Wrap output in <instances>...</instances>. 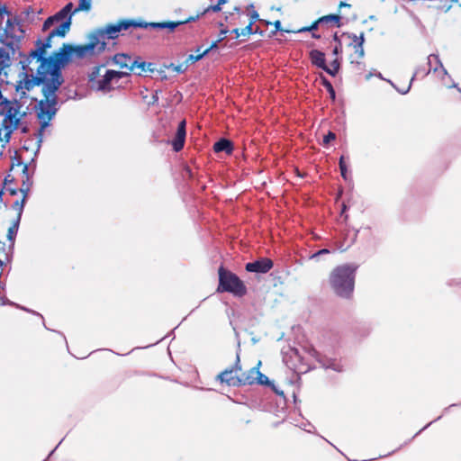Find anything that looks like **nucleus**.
<instances>
[{
    "instance_id": "obj_48",
    "label": "nucleus",
    "mask_w": 461,
    "mask_h": 461,
    "mask_svg": "<svg viewBox=\"0 0 461 461\" xmlns=\"http://www.w3.org/2000/svg\"><path fill=\"white\" fill-rule=\"evenodd\" d=\"M111 88H104V87H102V88H97V90H102V91H105V90H110Z\"/></svg>"
},
{
    "instance_id": "obj_12",
    "label": "nucleus",
    "mask_w": 461,
    "mask_h": 461,
    "mask_svg": "<svg viewBox=\"0 0 461 461\" xmlns=\"http://www.w3.org/2000/svg\"><path fill=\"white\" fill-rule=\"evenodd\" d=\"M438 68H443V66L437 55L431 54L427 58V62L423 67L418 68L410 82L409 86H411L412 81L418 77H423L428 75L432 69L434 72L438 70Z\"/></svg>"
},
{
    "instance_id": "obj_42",
    "label": "nucleus",
    "mask_w": 461,
    "mask_h": 461,
    "mask_svg": "<svg viewBox=\"0 0 461 461\" xmlns=\"http://www.w3.org/2000/svg\"><path fill=\"white\" fill-rule=\"evenodd\" d=\"M399 90V93L402 95H405L409 92L410 88H397Z\"/></svg>"
},
{
    "instance_id": "obj_44",
    "label": "nucleus",
    "mask_w": 461,
    "mask_h": 461,
    "mask_svg": "<svg viewBox=\"0 0 461 461\" xmlns=\"http://www.w3.org/2000/svg\"><path fill=\"white\" fill-rule=\"evenodd\" d=\"M275 27L276 30H280V27H281V22L280 21H276L275 22Z\"/></svg>"
},
{
    "instance_id": "obj_50",
    "label": "nucleus",
    "mask_w": 461,
    "mask_h": 461,
    "mask_svg": "<svg viewBox=\"0 0 461 461\" xmlns=\"http://www.w3.org/2000/svg\"><path fill=\"white\" fill-rule=\"evenodd\" d=\"M325 86H328V87H330L332 86L331 84L328 83V82H325Z\"/></svg>"
},
{
    "instance_id": "obj_20",
    "label": "nucleus",
    "mask_w": 461,
    "mask_h": 461,
    "mask_svg": "<svg viewBox=\"0 0 461 461\" xmlns=\"http://www.w3.org/2000/svg\"><path fill=\"white\" fill-rule=\"evenodd\" d=\"M134 68H131V71H133L136 75L140 76L147 71L153 72L152 63H146L144 61H140V59H134Z\"/></svg>"
},
{
    "instance_id": "obj_17",
    "label": "nucleus",
    "mask_w": 461,
    "mask_h": 461,
    "mask_svg": "<svg viewBox=\"0 0 461 461\" xmlns=\"http://www.w3.org/2000/svg\"><path fill=\"white\" fill-rule=\"evenodd\" d=\"M261 366V362L259 361L256 366L251 367L246 372V377L243 380H240V385H251L256 383L257 375H258V369Z\"/></svg>"
},
{
    "instance_id": "obj_55",
    "label": "nucleus",
    "mask_w": 461,
    "mask_h": 461,
    "mask_svg": "<svg viewBox=\"0 0 461 461\" xmlns=\"http://www.w3.org/2000/svg\"><path fill=\"white\" fill-rule=\"evenodd\" d=\"M45 461H47V460H45Z\"/></svg>"
},
{
    "instance_id": "obj_45",
    "label": "nucleus",
    "mask_w": 461,
    "mask_h": 461,
    "mask_svg": "<svg viewBox=\"0 0 461 461\" xmlns=\"http://www.w3.org/2000/svg\"><path fill=\"white\" fill-rule=\"evenodd\" d=\"M339 7H350V5L344 3V2H340Z\"/></svg>"
},
{
    "instance_id": "obj_4",
    "label": "nucleus",
    "mask_w": 461,
    "mask_h": 461,
    "mask_svg": "<svg viewBox=\"0 0 461 461\" xmlns=\"http://www.w3.org/2000/svg\"><path fill=\"white\" fill-rule=\"evenodd\" d=\"M357 269V266L351 264L340 265L332 269L329 283L338 296L346 299L352 297Z\"/></svg>"
},
{
    "instance_id": "obj_54",
    "label": "nucleus",
    "mask_w": 461,
    "mask_h": 461,
    "mask_svg": "<svg viewBox=\"0 0 461 461\" xmlns=\"http://www.w3.org/2000/svg\"><path fill=\"white\" fill-rule=\"evenodd\" d=\"M3 191L0 192V201L2 200Z\"/></svg>"
},
{
    "instance_id": "obj_15",
    "label": "nucleus",
    "mask_w": 461,
    "mask_h": 461,
    "mask_svg": "<svg viewBox=\"0 0 461 461\" xmlns=\"http://www.w3.org/2000/svg\"><path fill=\"white\" fill-rule=\"evenodd\" d=\"M160 91L156 88H143L140 91L142 101L148 106L154 104L158 100V93Z\"/></svg>"
},
{
    "instance_id": "obj_9",
    "label": "nucleus",
    "mask_w": 461,
    "mask_h": 461,
    "mask_svg": "<svg viewBox=\"0 0 461 461\" xmlns=\"http://www.w3.org/2000/svg\"><path fill=\"white\" fill-rule=\"evenodd\" d=\"M89 41L85 45L72 46L73 56L82 59L89 55L99 54L104 50V44L95 39L93 32L88 37Z\"/></svg>"
},
{
    "instance_id": "obj_38",
    "label": "nucleus",
    "mask_w": 461,
    "mask_h": 461,
    "mask_svg": "<svg viewBox=\"0 0 461 461\" xmlns=\"http://www.w3.org/2000/svg\"><path fill=\"white\" fill-rule=\"evenodd\" d=\"M328 92L330 94V97L331 100H335L336 94H335V88H327Z\"/></svg>"
},
{
    "instance_id": "obj_35",
    "label": "nucleus",
    "mask_w": 461,
    "mask_h": 461,
    "mask_svg": "<svg viewBox=\"0 0 461 461\" xmlns=\"http://www.w3.org/2000/svg\"><path fill=\"white\" fill-rule=\"evenodd\" d=\"M321 23L318 21H316L315 23H313L310 27H306V28H303L301 29L299 32H306V31H313V30H316L318 25L321 24Z\"/></svg>"
},
{
    "instance_id": "obj_39",
    "label": "nucleus",
    "mask_w": 461,
    "mask_h": 461,
    "mask_svg": "<svg viewBox=\"0 0 461 461\" xmlns=\"http://www.w3.org/2000/svg\"><path fill=\"white\" fill-rule=\"evenodd\" d=\"M341 51V44L340 42H339V45H337L334 50H333V53L335 55H338L339 52Z\"/></svg>"
},
{
    "instance_id": "obj_51",
    "label": "nucleus",
    "mask_w": 461,
    "mask_h": 461,
    "mask_svg": "<svg viewBox=\"0 0 461 461\" xmlns=\"http://www.w3.org/2000/svg\"><path fill=\"white\" fill-rule=\"evenodd\" d=\"M234 11L239 13L240 11V7H235Z\"/></svg>"
},
{
    "instance_id": "obj_10",
    "label": "nucleus",
    "mask_w": 461,
    "mask_h": 461,
    "mask_svg": "<svg viewBox=\"0 0 461 461\" xmlns=\"http://www.w3.org/2000/svg\"><path fill=\"white\" fill-rule=\"evenodd\" d=\"M241 371L240 357H237L234 365L226 368L217 375V380L221 384H226L228 386L240 387V380L238 378V373Z\"/></svg>"
},
{
    "instance_id": "obj_5",
    "label": "nucleus",
    "mask_w": 461,
    "mask_h": 461,
    "mask_svg": "<svg viewBox=\"0 0 461 461\" xmlns=\"http://www.w3.org/2000/svg\"><path fill=\"white\" fill-rule=\"evenodd\" d=\"M219 283L216 291L218 293H229L235 297H243L248 293L245 283L232 271L222 265L218 268Z\"/></svg>"
},
{
    "instance_id": "obj_43",
    "label": "nucleus",
    "mask_w": 461,
    "mask_h": 461,
    "mask_svg": "<svg viewBox=\"0 0 461 461\" xmlns=\"http://www.w3.org/2000/svg\"><path fill=\"white\" fill-rule=\"evenodd\" d=\"M31 13H33V9L29 6L25 11L24 14L28 16Z\"/></svg>"
},
{
    "instance_id": "obj_28",
    "label": "nucleus",
    "mask_w": 461,
    "mask_h": 461,
    "mask_svg": "<svg viewBox=\"0 0 461 461\" xmlns=\"http://www.w3.org/2000/svg\"><path fill=\"white\" fill-rule=\"evenodd\" d=\"M339 21H340V16L337 15V14L325 15L319 19V22L323 23H329V22H335L337 23L338 27L340 26Z\"/></svg>"
},
{
    "instance_id": "obj_41",
    "label": "nucleus",
    "mask_w": 461,
    "mask_h": 461,
    "mask_svg": "<svg viewBox=\"0 0 461 461\" xmlns=\"http://www.w3.org/2000/svg\"><path fill=\"white\" fill-rule=\"evenodd\" d=\"M246 377V372H242V370L238 373V378L239 380H243Z\"/></svg>"
},
{
    "instance_id": "obj_30",
    "label": "nucleus",
    "mask_w": 461,
    "mask_h": 461,
    "mask_svg": "<svg viewBox=\"0 0 461 461\" xmlns=\"http://www.w3.org/2000/svg\"><path fill=\"white\" fill-rule=\"evenodd\" d=\"M339 62L338 59H335L330 63V67L326 66V68H324V70H326L330 75H334L339 70Z\"/></svg>"
},
{
    "instance_id": "obj_21",
    "label": "nucleus",
    "mask_w": 461,
    "mask_h": 461,
    "mask_svg": "<svg viewBox=\"0 0 461 461\" xmlns=\"http://www.w3.org/2000/svg\"><path fill=\"white\" fill-rule=\"evenodd\" d=\"M310 57H311L312 62L314 65H316L319 68H321L323 69L326 68L325 55L323 52L317 50H313L311 51Z\"/></svg>"
},
{
    "instance_id": "obj_8",
    "label": "nucleus",
    "mask_w": 461,
    "mask_h": 461,
    "mask_svg": "<svg viewBox=\"0 0 461 461\" xmlns=\"http://www.w3.org/2000/svg\"><path fill=\"white\" fill-rule=\"evenodd\" d=\"M70 19H68L61 23H59L56 28L51 30L49 32L48 37L46 38L45 41L41 43V46L38 47L37 50H32L30 54V57L35 59V57L41 58V54H44L45 50L51 47V40L52 38L59 36V37H65L66 34L68 32L70 26H71Z\"/></svg>"
},
{
    "instance_id": "obj_25",
    "label": "nucleus",
    "mask_w": 461,
    "mask_h": 461,
    "mask_svg": "<svg viewBox=\"0 0 461 461\" xmlns=\"http://www.w3.org/2000/svg\"><path fill=\"white\" fill-rule=\"evenodd\" d=\"M188 61L185 60V62L180 64V65H174V64H170L169 66L167 67V69L171 71V72H174V73H183L185 72L187 68H188Z\"/></svg>"
},
{
    "instance_id": "obj_34",
    "label": "nucleus",
    "mask_w": 461,
    "mask_h": 461,
    "mask_svg": "<svg viewBox=\"0 0 461 461\" xmlns=\"http://www.w3.org/2000/svg\"><path fill=\"white\" fill-rule=\"evenodd\" d=\"M5 14L8 15V18L13 16L11 12L7 9V7L5 5H0V19H1L0 22H2V23H3V17Z\"/></svg>"
},
{
    "instance_id": "obj_19",
    "label": "nucleus",
    "mask_w": 461,
    "mask_h": 461,
    "mask_svg": "<svg viewBox=\"0 0 461 461\" xmlns=\"http://www.w3.org/2000/svg\"><path fill=\"white\" fill-rule=\"evenodd\" d=\"M195 18L194 17H190L188 20H186L185 22H177V23H175V22H167V23H148V27H152V28H158V29H169L170 31H173L175 30L178 25L180 24H184V23H186L188 22H191V21H194Z\"/></svg>"
},
{
    "instance_id": "obj_47",
    "label": "nucleus",
    "mask_w": 461,
    "mask_h": 461,
    "mask_svg": "<svg viewBox=\"0 0 461 461\" xmlns=\"http://www.w3.org/2000/svg\"><path fill=\"white\" fill-rule=\"evenodd\" d=\"M72 90H73L74 95H77V92H76V89L68 88V92H69V93H71V92H72Z\"/></svg>"
},
{
    "instance_id": "obj_2",
    "label": "nucleus",
    "mask_w": 461,
    "mask_h": 461,
    "mask_svg": "<svg viewBox=\"0 0 461 461\" xmlns=\"http://www.w3.org/2000/svg\"><path fill=\"white\" fill-rule=\"evenodd\" d=\"M24 37L25 31L17 15L9 17L5 26L0 22V86L3 84H10L5 80L7 77L5 68L12 65V57L17 52L21 55V44Z\"/></svg>"
},
{
    "instance_id": "obj_7",
    "label": "nucleus",
    "mask_w": 461,
    "mask_h": 461,
    "mask_svg": "<svg viewBox=\"0 0 461 461\" xmlns=\"http://www.w3.org/2000/svg\"><path fill=\"white\" fill-rule=\"evenodd\" d=\"M104 69V66L95 67L88 75L90 82H96L97 86H107L112 82H117L118 79L128 76L127 72H119L115 70L106 69L104 74L101 75V71Z\"/></svg>"
},
{
    "instance_id": "obj_40",
    "label": "nucleus",
    "mask_w": 461,
    "mask_h": 461,
    "mask_svg": "<svg viewBox=\"0 0 461 461\" xmlns=\"http://www.w3.org/2000/svg\"><path fill=\"white\" fill-rule=\"evenodd\" d=\"M231 33H234V34H235V38H239L240 36H241V34H240V29H237V28H236V29H233V30L231 31Z\"/></svg>"
},
{
    "instance_id": "obj_22",
    "label": "nucleus",
    "mask_w": 461,
    "mask_h": 461,
    "mask_svg": "<svg viewBox=\"0 0 461 461\" xmlns=\"http://www.w3.org/2000/svg\"><path fill=\"white\" fill-rule=\"evenodd\" d=\"M22 182L21 181H8L6 180V177L5 178V186L4 189L6 192H9L11 195L17 194L18 192H20L22 194Z\"/></svg>"
},
{
    "instance_id": "obj_13",
    "label": "nucleus",
    "mask_w": 461,
    "mask_h": 461,
    "mask_svg": "<svg viewBox=\"0 0 461 461\" xmlns=\"http://www.w3.org/2000/svg\"><path fill=\"white\" fill-rule=\"evenodd\" d=\"M273 261L268 258H260L253 262H249L245 266V269L250 273L266 274L272 269Z\"/></svg>"
},
{
    "instance_id": "obj_31",
    "label": "nucleus",
    "mask_w": 461,
    "mask_h": 461,
    "mask_svg": "<svg viewBox=\"0 0 461 461\" xmlns=\"http://www.w3.org/2000/svg\"><path fill=\"white\" fill-rule=\"evenodd\" d=\"M339 169H340V174H341V176L347 180V173H348V167H347V165L345 163V158L344 156H341L339 158Z\"/></svg>"
},
{
    "instance_id": "obj_24",
    "label": "nucleus",
    "mask_w": 461,
    "mask_h": 461,
    "mask_svg": "<svg viewBox=\"0 0 461 461\" xmlns=\"http://www.w3.org/2000/svg\"><path fill=\"white\" fill-rule=\"evenodd\" d=\"M92 8V0H78V5L72 9L74 14L78 12H89Z\"/></svg>"
},
{
    "instance_id": "obj_18",
    "label": "nucleus",
    "mask_w": 461,
    "mask_h": 461,
    "mask_svg": "<svg viewBox=\"0 0 461 461\" xmlns=\"http://www.w3.org/2000/svg\"><path fill=\"white\" fill-rule=\"evenodd\" d=\"M213 150L216 153L224 151L226 154H231L233 151V143L227 139H221L213 145Z\"/></svg>"
},
{
    "instance_id": "obj_29",
    "label": "nucleus",
    "mask_w": 461,
    "mask_h": 461,
    "mask_svg": "<svg viewBox=\"0 0 461 461\" xmlns=\"http://www.w3.org/2000/svg\"><path fill=\"white\" fill-rule=\"evenodd\" d=\"M226 0H218V3L216 5H211L207 8L203 10V12L201 14V15L205 14L209 12H219L221 10V5L225 4Z\"/></svg>"
},
{
    "instance_id": "obj_26",
    "label": "nucleus",
    "mask_w": 461,
    "mask_h": 461,
    "mask_svg": "<svg viewBox=\"0 0 461 461\" xmlns=\"http://www.w3.org/2000/svg\"><path fill=\"white\" fill-rule=\"evenodd\" d=\"M255 384L271 386L273 389L275 388L274 384L268 379L267 376L263 375L259 370L258 375H257V380Z\"/></svg>"
},
{
    "instance_id": "obj_3",
    "label": "nucleus",
    "mask_w": 461,
    "mask_h": 461,
    "mask_svg": "<svg viewBox=\"0 0 461 461\" xmlns=\"http://www.w3.org/2000/svg\"><path fill=\"white\" fill-rule=\"evenodd\" d=\"M23 150L14 151V155L11 158V165L9 173L6 176L8 181H21L23 198L13 203L12 207L17 212L16 219L8 228L7 238L14 245V239L17 233L20 220L23 211L25 200L28 196L30 189L32 185V175L29 172V166L23 160Z\"/></svg>"
},
{
    "instance_id": "obj_37",
    "label": "nucleus",
    "mask_w": 461,
    "mask_h": 461,
    "mask_svg": "<svg viewBox=\"0 0 461 461\" xmlns=\"http://www.w3.org/2000/svg\"><path fill=\"white\" fill-rule=\"evenodd\" d=\"M258 17H259V15H258V12H257V11H253V12L251 13V15H250V23H251V24L253 25V23H254L257 20H258Z\"/></svg>"
},
{
    "instance_id": "obj_32",
    "label": "nucleus",
    "mask_w": 461,
    "mask_h": 461,
    "mask_svg": "<svg viewBox=\"0 0 461 461\" xmlns=\"http://www.w3.org/2000/svg\"><path fill=\"white\" fill-rule=\"evenodd\" d=\"M252 26L253 25L251 23H249L245 28L240 29L241 36H249L250 34L257 33L258 30L253 31Z\"/></svg>"
},
{
    "instance_id": "obj_1",
    "label": "nucleus",
    "mask_w": 461,
    "mask_h": 461,
    "mask_svg": "<svg viewBox=\"0 0 461 461\" xmlns=\"http://www.w3.org/2000/svg\"><path fill=\"white\" fill-rule=\"evenodd\" d=\"M72 57V45L68 43H63L59 51L49 58L43 57V54L41 58L36 57L41 62L36 75L33 76L32 69H30L29 74L26 66L23 65V77L14 86H32L40 84H44L45 86H60L64 83L61 68L71 60Z\"/></svg>"
},
{
    "instance_id": "obj_27",
    "label": "nucleus",
    "mask_w": 461,
    "mask_h": 461,
    "mask_svg": "<svg viewBox=\"0 0 461 461\" xmlns=\"http://www.w3.org/2000/svg\"><path fill=\"white\" fill-rule=\"evenodd\" d=\"M209 51H210V49H206V50L201 51V49L199 48L196 50L197 53H195V55H194V54L189 55L188 58L186 59V61H191L192 63H194L195 61H198L203 56H205Z\"/></svg>"
},
{
    "instance_id": "obj_33",
    "label": "nucleus",
    "mask_w": 461,
    "mask_h": 461,
    "mask_svg": "<svg viewBox=\"0 0 461 461\" xmlns=\"http://www.w3.org/2000/svg\"><path fill=\"white\" fill-rule=\"evenodd\" d=\"M336 139V134L332 131H329L323 138V145H328L331 140Z\"/></svg>"
},
{
    "instance_id": "obj_23",
    "label": "nucleus",
    "mask_w": 461,
    "mask_h": 461,
    "mask_svg": "<svg viewBox=\"0 0 461 461\" xmlns=\"http://www.w3.org/2000/svg\"><path fill=\"white\" fill-rule=\"evenodd\" d=\"M353 40L355 42V52L358 55V57L362 58L364 56V49H363V43H364V33H361L360 37H357V35H353Z\"/></svg>"
},
{
    "instance_id": "obj_52",
    "label": "nucleus",
    "mask_w": 461,
    "mask_h": 461,
    "mask_svg": "<svg viewBox=\"0 0 461 461\" xmlns=\"http://www.w3.org/2000/svg\"><path fill=\"white\" fill-rule=\"evenodd\" d=\"M312 37H313V38H317V39H318V38H320V35H317V34H314V33H313V34H312Z\"/></svg>"
},
{
    "instance_id": "obj_46",
    "label": "nucleus",
    "mask_w": 461,
    "mask_h": 461,
    "mask_svg": "<svg viewBox=\"0 0 461 461\" xmlns=\"http://www.w3.org/2000/svg\"><path fill=\"white\" fill-rule=\"evenodd\" d=\"M217 43H218V41L213 42L208 49H210V50H211L216 48L217 47Z\"/></svg>"
},
{
    "instance_id": "obj_6",
    "label": "nucleus",
    "mask_w": 461,
    "mask_h": 461,
    "mask_svg": "<svg viewBox=\"0 0 461 461\" xmlns=\"http://www.w3.org/2000/svg\"><path fill=\"white\" fill-rule=\"evenodd\" d=\"M131 27L135 28H148V23L135 22L132 20H122L115 24H108L104 28H99L93 32L94 36L99 42L104 44L106 47L105 39L114 40L119 37L122 30H128Z\"/></svg>"
},
{
    "instance_id": "obj_53",
    "label": "nucleus",
    "mask_w": 461,
    "mask_h": 461,
    "mask_svg": "<svg viewBox=\"0 0 461 461\" xmlns=\"http://www.w3.org/2000/svg\"><path fill=\"white\" fill-rule=\"evenodd\" d=\"M334 40L338 41V35L336 33L334 34Z\"/></svg>"
},
{
    "instance_id": "obj_36",
    "label": "nucleus",
    "mask_w": 461,
    "mask_h": 461,
    "mask_svg": "<svg viewBox=\"0 0 461 461\" xmlns=\"http://www.w3.org/2000/svg\"><path fill=\"white\" fill-rule=\"evenodd\" d=\"M330 253V250L327 249H322L319 251H317L316 253H314L311 258H317L319 257L320 255H323V254H329Z\"/></svg>"
},
{
    "instance_id": "obj_11",
    "label": "nucleus",
    "mask_w": 461,
    "mask_h": 461,
    "mask_svg": "<svg viewBox=\"0 0 461 461\" xmlns=\"http://www.w3.org/2000/svg\"><path fill=\"white\" fill-rule=\"evenodd\" d=\"M73 9V3H68L62 9H60L57 14H55L52 16H50L46 19L42 25V30L47 31L49 30L52 25L55 23H61L62 22L70 19V22L72 23V16L74 15V13L72 11Z\"/></svg>"
},
{
    "instance_id": "obj_49",
    "label": "nucleus",
    "mask_w": 461,
    "mask_h": 461,
    "mask_svg": "<svg viewBox=\"0 0 461 461\" xmlns=\"http://www.w3.org/2000/svg\"><path fill=\"white\" fill-rule=\"evenodd\" d=\"M227 32H228L227 30H222V31L221 32V35H225V34L227 33Z\"/></svg>"
},
{
    "instance_id": "obj_16",
    "label": "nucleus",
    "mask_w": 461,
    "mask_h": 461,
    "mask_svg": "<svg viewBox=\"0 0 461 461\" xmlns=\"http://www.w3.org/2000/svg\"><path fill=\"white\" fill-rule=\"evenodd\" d=\"M133 59L126 54L119 53L114 55L113 62L122 68H128L130 71L134 68Z\"/></svg>"
},
{
    "instance_id": "obj_14",
    "label": "nucleus",
    "mask_w": 461,
    "mask_h": 461,
    "mask_svg": "<svg viewBox=\"0 0 461 461\" xmlns=\"http://www.w3.org/2000/svg\"><path fill=\"white\" fill-rule=\"evenodd\" d=\"M186 122L185 120H182L177 126V130L176 132V135L172 140V147L173 149L176 152H178L183 149L185 141V136H186V130H185Z\"/></svg>"
}]
</instances>
